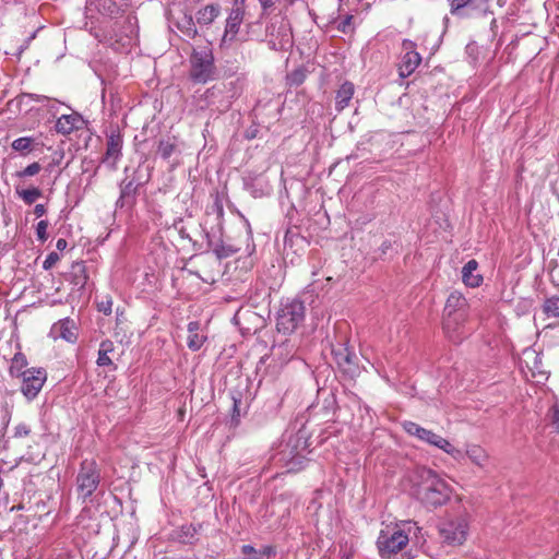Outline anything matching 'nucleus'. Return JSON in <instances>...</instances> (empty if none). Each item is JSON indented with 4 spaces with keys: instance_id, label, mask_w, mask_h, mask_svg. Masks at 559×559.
Wrapping results in <instances>:
<instances>
[{
    "instance_id": "obj_15",
    "label": "nucleus",
    "mask_w": 559,
    "mask_h": 559,
    "mask_svg": "<svg viewBox=\"0 0 559 559\" xmlns=\"http://www.w3.org/2000/svg\"><path fill=\"white\" fill-rule=\"evenodd\" d=\"M76 326L72 319L64 318L52 324L50 336L55 340L62 338L69 343H75L78 340Z\"/></svg>"
},
{
    "instance_id": "obj_46",
    "label": "nucleus",
    "mask_w": 559,
    "mask_h": 559,
    "mask_svg": "<svg viewBox=\"0 0 559 559\" xmlns=\"http://www.w3.org/2000/svg\"><path fill=\"white\" fill-rule=\"evenodd\" d=\"M48 221H39L37 226H36V235H37V238L39 241L41 242H45L48 238V235H47V228H48Z\"/></svg>"
},
{
    "instance_id": "obj_31",
    "label": "nucleus",
    "mask_w": 559,
    "mask_h": 559,
    "mask_svg": "<svg viewBox=\"0 0 559 559\" xmlns=\"http://www.w3.org/2000/svg\"><path fill=\"white\" fill-rule=\"evenodd\" d=\"M466 456L479 467H484L488 461V454L479 445L468 447L466 450Z\"/></svg>"
},
{
    "instance_id": "obj_45",
    "label": "nucleus",
    "mask_w": 559,
    "mask_h": 559,
    "mask_svg": "<svg viewBox=\"0 0 559 559\" xmlns=\"http://www.w3.org/2000/svg\"><path fill=\"white\" fill-rule=\"evenodd\" d=\"M280 356H285L286 359H289L294 356L295 345L290 344L289 341H285L278 346Z\"/></svg>"
},
{
    "instance_id": "obj_55",
    "label": "nucleus",
    "mask_w": 559,
    "mask_h": 559,
    "mask_svg": "<svg viewBox=\"0 0 559 559\" xmlns=\"http://www.w3.org/2000/svg\"><path fill=\"white\" fill-rule=\"evenodd\" d=\"M47 210H46V206L44 204H36L35 207H34V214L37 216V217H41L46 214Z\"/></svg>"
},
{
    "instance_id": "obj_34",
    "label": "nucleus",
    "mask_w": 559,
    "mask_h": 559,
    "mask_svg": "<svg viewBox=\"0 0 559 559\" xmlns=\"http://www.w3.org/2000/svg\"><path fill=\"white\" fill-rule=\"evenodd\" d=\"M467 319V309L444 313L443 329L450 330L453 324L461 323L464 325Z\"/></svg>"
},
{
    "instance_id": "obj_32",
    "label": "nucleus",
    "mask_w": 559,
    "mask_h": 559,
    "mask_svg": "<svg viewBox=\"0 0 559 559\" xmlns=\"http://www.w3.org/2000/svg\"><path fill=\"white\" fill-rule=\"evenodd\" d=\"M307 75L308 70L306 69V67H298L297 69L293 70L286 75V84L289 87H297L305 82Z\"/></svg>"
},
{
    "instance_id": "obj_17",
    "label": "nucleus",
    "mask_w": 559,
    "mask_h": 559,
    "mask_svg": "<svg viewBox=\"0 0 559 559\" xmlns=\"http://www.w3.org/2000/svg\"><path fill=\"white\" fill-rule=\"evenodd\" d=\"M421 62V56L417 51L404 53L399 64V75L402 79L412 75Z\"/></svg>"
},
{
    "instance_id": "obj_1",
    "label": "nucleus",
    "mask_w": 559,
    "mask_h": 559,
    "mask_svg": "<svg viewBox=\"0 0 559 559\" xmlns=\"http://www.w3.org/2000/svg\"><path fill=\"white\" fill-rule=\"evenodd\" d=\"M414 497L426 508H439L445 504L451 496V486L435 471L420 467L416 471L413 487Z\"/></svg>"
},
{
    "instance_id": "obj_40",
    "label": "nucleus",
    "mask_w": 559,
    "mask_h": 559,
    "mask_svg": "<svg viewBox=\"0 0 559 559\" xmlns=\"http://www.w3.org/2000/svg\"><path fill=\"white\" fill-rule=\"evenodd\" d=\"M278 34L281 35V49H285L293 45V36L287 25L282 24L278 28Z\"/></svg>"
},
{
    "instance_id": "obj_39",
    "label": "nucleus",
    "mask_w": 559,
    "mask_h": 559,
    "mask_svg": "<svg viewBox=\"0 0 559 559\" xmlns=\"http://www.w3.org/2000/svg\"><path fill=\"white\" fill-rule=\"evenodd\" d=\"M41 170V165L38 162H34L27 165L24 169L16 171L17 178H27L36 176Z\"/></svg>"
},
{
    "instance_id": "obj_7",
    "label": "nucleus",
    "mask_w": 559,
    "mask_h": 559,
    "mask_svg": "<svg viewBox=\"0 0 559 559\" xmlns=\"http://www.w3.org/2000/svg\"><path fill=\"white\" fill-rule=\"evenodd\" d=\"M468 524L464 518L444 520L439 525V535L449 546H460L467 537Z\"/></svg>"
},
{
    "instance_id": "obj_12",
    "label": "nucleus",
    "mask_w": 559,
    "mask_h": 559,
    "mask_svg": "<svg viewBox=\"0 0 559 559\" xmlns=\"http://www.w3.org/2000/svg\"><path fill=\"white\" fill-rule=\"evenodd\" d=\"M123 139L119 132L112 131L107 138L106 153L102 158V163L108 165L111 169H116L117 162L121 157Z\"/></svg>"
},
{
    "instance_id": "obj_64",
    "label": "nucleus",
    "mask_w": 559,
    "mask_h": 559,
    "mask_svg": "<svg viewBox=\"0 0 559 559\" xmlns=\"http://www.w3.org/2000/svg\"><path fill=\"white\" fill-rule=\"evenodd\" d=\"M245 1H246V0H235L234 2H236V3H240V4H245Z\"/></svg>"
},
{
    "instance_id": "obj_30",
    "label": "nucleus",
    "mask_w": 559,
    "mask_h": 559,
    "mask_svg": "<svg viewBox=\"0 0 559 559\" xmlns=\"http://www.w3.org/2000/svg\"><path fill=\"white\" fill-rule=\"evenodd\" d=\"M542 311L547 318H559V295L545 297Z\"/></svg>"
},
{
    "instance_id": "obj_8",
    "label": "nucleus",
    "mask_w": 559,
    "mask_h": 559,
    "mask_svg": "<svg viewBox=\"0 0 559 559\" xmlns=\"http://www.w3.org/2000/svg\"><path fill=\"white\" fill-rule=\"evenodd\" d=\"M491 0H450V13L459 19H471L490 12Z\"/></svg>"
},
{
    "instance_id": "obj_42",
    "label": "nucleus",
    "mask_w": 559,
    "mask_h": 559,
    "mask_svg": "<svg viewBox=\"0 0 559 559\" xmlns=\"http://www.w3.org/2000/svg\"><path fill=\"white\" fill-rule=\"evenodd\" d=\"M262 181H263L262 178H259V177H257V178H248L245 181V187H246L247 190H249L252 193L253 197H255V198L257 197H262L264 194L263 189L261 188L259 191L257 189H254L255 182L258 185L262 186Z\"/></svg>"
},
{
    "instance_id": "obj_58",
    "label": "nucleus",
    "mask_w": 559,
    "mask_h": 559,
    "mask_svg": "<svg viewBox=\"0 0 559 559\" xmlns=\"http://www.w3.org/2000/svg\"><path fill=\"white\" fill-rule=\"evenodd\" d=\"M5 427H7V424L4 423L3 419H0V440L4 437L5 435Z\"/></svg>"
},
{
    "instance_id": "obj_63",
    "label": "nucleus",
    "mask_w": 559,
    "mask_h": 559,
    "mask_svg": "<svg viewBox=\"0 0 559 559\" xmlns=\"http://www.w3.org/2000/svg\"><path fill=\"white\" fill-rule=\"evenodd\" d=\"M271 552H272V549H271V548H265L264 554L270 555Z\"/></svg>"
},
{
    "instance_id": "obj_35",
    "label": "nucleus",
    "mask_w": 559,
    "mask_h": 559,
    "mask_svg": "<svg viewBox=\"0 0 559 559\" xmlns=\"http://www.w3.org/2000/svg\"><path fill=\"white\" fill-rule=\"evenodd\" d=\"M112 350H114V344L108 340L103 341L100 343L99 349H98V357H97V361H96L97 365L100 367L111 366L112 361L108 357V353H110Z\"/></svg>"
},
{
    "instance_id": "obj_22",
    "label": "nucleus",
    "mask_w": 559,
    "mask_h": 559,
    "mask_svg": "<svg viewBox=\"0 0 559 559\" xmlns=\"http://www.w3.org/2000/svg\"><path fill=\"white\" fill-rule=\"evenodd\" d=\"M176 27L187 39H193L198 35V29L192 15L182 13L175 22Z\"/></svg>"
},
{
    "instance_id": "obj_60",
    "label": "nucleus",
    "mask_w": 559,
    "mask_h": 559,
    "mask_svg": "<svg viewBox=\"0 0 559 559\" xmlns=\"http://www.w3.org/2000/svg\"><path fill=\"white\" fill-rule=\"evenodd\" d=\"M214 92H215V87L207 88V91H206V93H205L206 97H209L210 95H213V94H214Z\"/></svg>"
},
{
    "instance_id": "obj_47",
    "label": "nucleus",
    "mask_w": 559,
    "mask_h": 559,
    "mask_svg": "<svg viewBox=\"0 0 559 559\" xmlns=\"http://www.w3.org/2000/svg\"><path fill=\"white\" fill-rule=\"evenodd\" d=\"M551 424L559 433V401H556L550 407Z\"/></svg>"
},
{
    "instance_id": "obj_19",
    "label": "nucleus",
    "mask_w": 559,
    "mask_h": 559,
    "mask_svg": "<svg viewBox=\"0 0 559 559\" xmlns=\"http://www.w3.org/2000/svg\"><path fill=\"white\" fill-rule=\"evenodd\" d=\"M188 337L187 345L188 348L192 352L199 350L204 342L206 341V336L203 333H200V323L198 321H191L188 323Z\"/></svg>"
},
{
    "instance_id": "obj_23",
    "label": "nucleus",
    "mask_w": 559,
    "mask_h": 559,
    "mask_svg": "<svg viewBox=\"0 0 559 559\" xmlns=\"http://www.w3.org/2000/svg\"><path fill=\"white\" fill-rule=\"evenodd\" d=\"M478 263L476 260H469L462 269V280L465 285L469 287H477L483 282V276L479 274H475L474 272L477 270Z\"/></svg>"
},
{
    "instance_id": "obj_41",
    "label": "nucleus",
    "mask_w": 559,
    "mask_h": 559,
    "mask_svg": "<svg viewBox=\"0 0 559 559\" xmlns=\"http://www.w3.org/2000/svg\"><path fill=\"white\" fill-rule=\"evenodd\" d=\"M403 428L408 435L414 436L418 439H420V437H423L424 431H425V428L420 427L418 424H416L414 421H404Z\"/></svg>"
},
{
    "instance_id": "obj_21",
    "label": "nucleus",
    "mask_w": 559,
    "mask_h": 559,
    "mask_svg": "<svg viewBox=\"0 0 559 559\" xmlns=\"http://www.w3.org/2000/svg\"><path fill=\"white\" fill-rule=\"evenodd\" d=\"M88 281L86 266L83 261L74 262L71 266L70 282L76 286L78 289L82 290L85 288Z\"/></svg>"
},
{
    "instance_id": "obj_13",
    "label": "nucleus",
    "mask_w": 559,
    "mask_h": 559,
    "mask_svg": "<svg viewBox=\"0 0 559 559\" xmlns=\"http://www.w3.org/2000/svg\"><path fill=\"white\" fill-rule=\"evenodd\" d=\"M128 7V0H92L88 10H96L103 15L115 17Z\"/></svg>"
},
{
    "instance_id": "obj_18",
    "label": "nucleus",
    "mask_w": 559,
    "mask_h": 559,
    "mask_svg": "<svg viewBox=\"0 0 559 559\" xmlns=\"http://www.w3.org/2000/svg\"><path fill=\"white\" fill-rule=\"evenodd\" d=\"M115 25L118 27L114 29L116 41H122L126 38L130 43L138 34L136 17L134 15H128L121 26H118V23Z\"/></svg>"
},
{
    "instance_id": "obj_25",
    "label": "nucleus",
    "mask_w": 559,
    "mask_h": 559,
    "mask_svg": "<svg viewBox=\"0 0 559 559\" xmlns=\"http://www.w3.org/2000/svg\"><path fill=\"white\" fill-rule=\"evenodd\" d=\"M202 527V524L182 525L178 532L177 538L182 544L193 545L198 542V535Z\"/></svg>"
},
{
    "instance_id": "obj_2",
    "label": "nucleus",
    "mask_w": 559,
    "mask_h": 559,
    "mask_svg": "<svg viewBox=\"0 0 559 559\" xmlns=\"http://www.w3.org/2000/svg\"><path fill=\"white\" fill-rule=\"evenodd\" d=\"M331 353L343 381L365 380L362 374L368 373V370L365 366H359L358 357L349 346L345 334L340 335L336 343L332 344Z\"/></svg>"
},
{
    "instance_id": "obj_61",
    "label": "nucleus",
    "mask_w": 559,
    "mask_h": 559,
    "mask_svg": "<svg viewBox=\"0 0 559 559\" xmlns=\"http://www.w3.org/2000/svg\"><path fill=\"white\" fill-rule=\"evenodd\" d=\"M37 102H41V100H46L48 99V97L46 96H43V95H36V98H35Z\"/></svg>"
},
{
    "instance_id": "obj_5",
    "label": "nucleus",
    "mask_w": 559,
    "mask_h": 559,
    "mask_svg": "<svg viewBox=\"0 0 559 559\" xmlns=\"http://www.w3.org/2000/svg\"><path fill=\"white\" fill-rule=\"evenodd\" d=\"M306 307L302 301L293 299L282 304L276 316V329L283 334H292L305 320Z\"/></svg>"
},
{
    "instance_id": "obj_10",
    "label": "nucleus",
    "mask_w": 559,
    "mask_h": 559,
    "mask_svg": "<svg viewBox=\"0 0 559 559\" xmlns=\"http://www.w3.org/2000/svg\"><path fill=\"white\" fill-rule=\"evenodd\" d=\"M148 179L150 176L143 180L140 174V167L134 170L132 179H123L119 185L120 195L116 202V206L120 209L133 206L136 201L139 188L146 183Z\"/></svg>"
},
{
    "instance_id": "obj_49",
    "label": "nucleus",
    "mask_w": 559,
    "mask_h": 559,
    "mask_svg": "<svg viewBox=\"0 0 559 559\" xmlns=\"http://www.w3.org/2000/svg\"><path fill=\"white\" fill-rule=\"evenodd\" d=\"M41 386H22V393L28 401H32L38 395Z\"/></svg>"
},
{
    "instance_id": "obj_36",
    "label": "nucleus",
    "mask_w": 559,
    "mask_h": 559,
    "mask_svg": "<svg viewBox=\"0 0 559 559\" xmlns=\"http://www.w3.org/2000/svg\"><path fill=\"white\" fill-rule=\"evenodd\" d=\"M443 330L448 338L453 343H461L467 335L464 325L461 323L453 324V326L450 330Z\"/></svg>"
},
{
    "instance_id": "obj_9",
    "label": "nucleus",
    "mask_w": 559,
    "mask_h": 559,
    "mask_svg": "<svg viewBox=\"0 0 559 559\" xmlns=\"http://www.w3.org/2000/svg\"><path fill=\"white\" fill-rule=\"evenodd\" d=\"M27 359L26 356L17 352L11 360L10 373L13 377L22 379L24 383L32 381H39L44 384L47 380V373L44 368H26Z\"/></svg>"
},
{
    "instance_id": "obj_11",
    "label": "nucleus",
    "mask_w": 559,
    "mask_h": 559,
    "mask_svg": "<svg viewBox=\"0 0 559 559\" xmlns=\"http://www.w3.org/2000/svg\"><path fill=\"white\" fill-rule=\"evenodd\" d=\"M245 16V4L234 2L233 8L226 20L225 32L222 38V44L230 46L239 33L240 25Z\"/></svg>"
},
{
    "instance_id": "obj_59",
    "label": "nucleus",
    "mask_w": 559,
    "mask_h": 559,
    "mask_svg": "<svg viewBox=\"0 0 559 559\" xmlns=\"http://www.w3.org/2000/svg\"><path fill=\"white\" fill-rule=\"evenodd\" d=\"M178 231H179V235H180V237H181V238L190 239V236H189V234L186 231L185 227H180V228L178 229Z\"/></svg>"
},
{
    "instance_id": "obj_33",
    "label": "nucleus",
    "mask_w": 559,
    "mask_h": 559,
    "mask_svg": "<svg viewBox=\"0 0 559 559\" xmlns=\"http://www.w3.org/2000/svg\"><path fill=\"white\" fill-rule=\"evenodd\" d=\"M15 192L27 205L35 203L36 200L43 195V191L37 187L28 189H20V187H16Z\"/></svg>"
},
{
    "instance_id": "obj_16",
    "label": "nucleus",
    "mask_w": 559,
    "mask_h": 559,
    "mask_svg": "<svg viewBox=\"0 0 559 559\" xmlns=\"http://www.w3.org/2000/svg\"><path fill=\"white\" fill-rule=\"evenodd\" d=\"M85 121L79 114L62 115L56 122L55 129L63 135L83 128Z\"/></svg>"
},
{
    "instance_id": "obj_14",
    "label": "nucleus",
    "mask_w": 559,
    "mask_h": 559,
    "mask_svg": "<svg viewBox=\"0 0 559 559\" xmlns=\"http://www.w3.org/2000/svg\"><path fill=\"white\" fill-rule=\"evenodd\" d=\"M419 440L443 450L445 453L450 454L455 460H460L463 457V453L461 450L456 449L454 445L450 443V441H448L440 435L435 433L431 430L425 429L424 435L423 437H420Z\"/></svg>"
},
{
    "instance_id": "obj_44",
    "label": "nucleus",
    "mask_w": 559,
    "mask_h": 559,
    "mask_svg": "<svg viewBox=\"0 0 559 559\" xmlns=\"http://www.w3.org/2000/svg\"><path fill=\"white\" fill-rule=\"evenodd\" d=\"M97 309L105 316H109L112 311V298L110 296H106L103 300L97 302Z\"/></svg>"
},
{
    "instance_id": "obj_50",
    "label": "nucleus",
    "mask_w": 559,
    "mask_h": 559,
    "mask_svg": "<svg viewBox=\"0 0 559 559\" xmlns=\"http://www.w3.org/2000/svg\"><path fill=\"white\" fill-rule=\"evenodd\" d=\"M31 433V428L26 424H19L14 429L15 438L27 437Z\"/></svg>"
},
{
    "instance_id": "obj_54",
    "label": "nucleus",
    "mask_w": 559,
    "mask_h": 559,
    "mask_svg": "<svg viewBox=\"0 0 559 559\" xmlns=\"http://www.w3.org/2000/svg\"><path fill=\"white\" fill-rule=\"evenodd\" d=\"M352 20H353V16L347 15L343 21L340 22L338 29L343 33H347L348 28L350 26Z\"/></svg>"
},
{
    "instance_id": "obj_56",
    "label": "nucleus",
    "mask_w": 559,
    "mask_h": 559,
    "mask_svg": "<svg viewBox=\"0 0 559 559\" xmlns=\"http://www.w3.org/2000/svg\"><path fill=\"white\" fill-rule=\"evenodd\" d=\"M68 246V242L66 239L63 238H60L57 240V243H56V248L59 250V251H62L67 248Z\"/></svg>"
},
{
    "instance_id": "obj_24",
    "label": "nucleus",
    "mask_w": 559,
    "mask_h": 559,
    "mask_svg": "<svg viewBox=\"0 0 559 559\" xmlns=\"http://www.w3.org/2000/svg\"><path fill=\"white\" fill-rule=\"evenodd\" d=\"M38 145H39V142L37 141L36 138H33V136H22V138L15 139L11 143L12 150L20 153L23 156L28 155Z\"/></svg>"
},
{
    "instance_id": "obj_29",
    "label": "nucleus",
    "mask_w": 559,
    "mask_h": 559,
    "mask_svg": "<svg viewBox=\"0 0 559 559\" xmlns=\"http://www.w3.org/2000/svg\"><path fill=\"white\" fill-rule=\"evenodd\" d=\"M317 396L319 400H323L324 409L334 411L336 408L337 402L333 386H318Z\"/></svg>"
},
{
    "instance_id": "obj_27",
    "label": "nucleus",
    "mask_w": 559,
    "mask_h": 559,
    "mask_svg": "<svg viewBox=\"0 0 559 559\" xmlns=\"http://www.w3.org/2000/svg\"><path fill=\"white\" fill-rule=\"evenodd\" d=\"M230 396L233 400L231 421L237 425L239 423V418L247 413L248 402L247 400L243 401L241 393L236 391L231 392Z\"/></svg>"
},
{
    "instance_id": "obj_3",
    "label": "nucleus",
    "mask_w": 559,
    "mask_h": 559,
    "mask_svg": "<svg viewBox=\"0 0 559 559\" xmlns=\"http://www.w3.org/2000/svg\"><path fill=\"white\" fill-rule=\"evenodd\" d=\"M189 62V78L193 83L205 84L216 79L217 69L211 47L193 48Z\"/></svg>"
},
{
    "instance_id": "obj_20",
    "label": "nucleus",
    "mask_w": 559,
    "mask_h": 559,
    "mask_svg": "<svg viewBox=\"0 0 559 559\" xmlns=\"http://www.w3.org/2000/svg\"><path fill=\"white\" fill-rule=\"evenodd\" d=\"M354 92L355 86L352 82L346 81L340 86L335 96V109L337 111H342L349 105Z\"/></svg>"
},
{
    "instance_id": "obj_6",
    "label": "nucleus",
    "mask_w": 559,
    "mask_h": 559,
    "mask_svg": "<svg viewBox=\"0 0 559 559\" xmlns=\"http://www.w3.org/2000/svg\"><path fill=\"white\" fill-rule=\"evenodd\" d=\"M100 472L94 460H84L76 475V490L79 497L84 501L90 498L98 488Z\"/></svg>"
},
{
    "instance_id": "obj_38",
    "label": "nucleus",
    "mask_w": 559,
    "mask_h": 559,
    "mask_svg": "<svg viewBox=\"0 0 559 559\" xmlns=\"http://www.w3.org/2000/svg\"><path fill=\"white\" fill-rule=\"evenodd\" d=\"M238 251H239V248H236L231 245H224V243L217 245L214 248V252L218 259L229 258L233 254L237 253Z\"/></svg>"
},
{
    "instance_id": "obj_53",
    "label": "nucleus",
    "mask_w": 559,
    "mask_h": 559,
    "mask_svg": "<svg viewBox=\"0 0 559 559\" xmlns=\"http://www.w3.org/2000/svg\"><path fill=\"white\" fill-rule=\"evenodd\" d=\"M402 48L405 51V53H408L411 51H416V43H414L411 39H403Z\"/></svg>"
},
{
    "instance_id": "obj_43",
    "label": "nucleus",
    "mask_w": 559,
    "mask_h": 559,
    "mask_svg": "<svg viewBox=\"0 0 559 559\" xmlns=\"http://www.w3.org/2000/svg\"><path fill=\"white\" fill-rule=\"evenodd\" d=\"M207 213H213L217 216L218 219H222L224 216V207H223V201L219 194L217 193L215 195L214 202Z\"/></svg>"
},
{
    "instance_id": "obj_4",
    "label": "nucleus",
    "mask_w": 559,
    "mask_h": 559,
    "mask_svg": "<svg viewBox=\"0 0 559 559\" xmlns=\"http://www.w3.org/2000/svg\"><path fill=\"white\" fill-rule=\"evenodd\" d=\"M306 441L302 437H290L283 448L276 453L275 460L282 463L287 472H298L307 462Z\"/></svg>"
},
{
    "instance_id": "obj_57",
    "label": "nucleus",
    "mask_w": 559,
    "mask_h": 559,
    "mask_svg": "<svg viewBox=\"0 0 559 559\" xmlns=\"http://www.w3.org/2000/svg\"><path fill=\"white\" fill-rule=\"evenodd\" d=\"M264 10L271 8L274 2L272 0H259Z\"/></svg>"
},
{
    "instance_id": "obj_48",
    "label": "nucleus",
    "mask_w": 559,
    "mask_h": 559,
    "mask_svg": "<svg viewBox=\"0 0 559 559\" xmlns=\"http://www.w3.org/2000/svg\"><path fill=\"white\" fill-rule=\"evenodd\" d=\"M59 260H60V257L57 252H55V251L50 252L46 257V259L43 263L44 270H50Z\"/></svg>"
},
{
    "instance_id": "obj_52",
    "label": "nucleus",
    "mask_w": 559,
    "mask_h": 559,
    "mask_svg": "<svg viewBox=\"0 0 559 559\" xmlns=\"http://www.w3.org/2000/svg\"><path fill=\"white\" fill-rule=\"evenodd\" d=\"M241 552L246 556H252L253 559H259L258 551L251 545H243L241 547Z\"/></svg>"
},
{
    "instance_id": "obj_26",
    "label": "nucleus",
    "mask_w": 559,
    "mask_h": 559,
    "mask_svg": "<svg viewBox=\"0 0 559 559\" xmlns=\"http://www.w3.org/2000/svg\"><path fill=\"white\" fill-rule=\"evenodd\" d=\"M467 308L468 305L466 298L461 293L453 292L449 295L447 299L444 313L466 310Z\"/></svg>"
},
{
    "instance_id": "obj_37",
    "label": "nucleus",
    "mask_w": 559,
    "mask_h": 559,
    "mask_svg": "<svg viewBox=\"0 0 559 559\" xmlns=\"http://www.w3.org/2000/svg\"><path fill=\"white\" fill-rule=\"evenodd\" d=\"M175 150H176V144L174 142H170L168 140L167 141L162 140V141H159L158 146H157V154L163 159H168L173 155Z\"/></svg>"
},
{
    "instance_id": "obj_28",
    "label": "nucleus",
    "mask_w": 559,
    "mask_h": 559,
    "mask_svg": "<svg viewBox=\"0 0 559 559\" xmlns=\"http://www.w3.org/2000/svg\"><path fill=\"white\" fill-rule=\"evenodd\" d=\"M219 14L217 4H209L197 12V22L201 25L211 24Z\"/></svg>"
},
{
    "instance_id": "obj_62",
    "label": "nucleus",
    "mask_w": 559,
    "mask_h": 559,
    "mask_svg": "<svg viewBox=\"0 0 559 559\" xmlns=\"http://www.w3.org/2000/svg\"><path fill=\"white\" fill-rule=\"evenodd\" d=\"M212 396H213V386H210L209 397H212Z\"/></svg>"
},
{
    "instance_id": "obj_51",
    "label": "nucleus",
    "mask_w": 559,
    "mask_h": 559,
    "mask_svg": "<svg viewBox=\"0 0 559 559\" xmlns=\"http://www.w3.org/2000/svg\"><path fill=\"white\" fill-rule=\"evenodd\" d=\"M533 379H527V384H544V381L548 380V377L544 372H539L538 374L532 372Z\"/></svg>"
}]
</instances>
